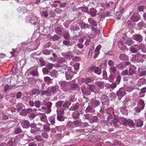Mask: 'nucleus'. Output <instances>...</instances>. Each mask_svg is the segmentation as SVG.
<instances>
[{"label":"nucleus","instance_id":"obj_1","mask_svg":"<svg viewBox=\"0 0 146 146\" xmlns=\"http://www.w3.org/2000/svg\"><path fill=\"white\" fill-rule=\"evenodd\" d=\"M112 114L110 113L107 118V123L108 125H111L115 127H119L120 125V122L119 120V117L118 115H115V113L113 111H112Z\"/></svg>","mask_w":146,"mask_h":146},{"label":"nucleus","instance_id":"obj_2","mask_svg":"<svg viewBox=\"0 0 146 146\" xmlns=\"http://www.w3.org/2000/svg\"><path fill=\"white\" fill-rule=\"evenodd\" d=\"M28 23L33 25L38 24L40 22V19L39 17L34 15H29L26 19Z\"/></svg>","mask_w":146,"mask_h":146},{"label":"nucleus","instance_id":"obj_3","mask_svg":"<svg viewBox=\"0 0 146 146\" xmlns=\"http://www.w3.org/2000/svg\"><path fill=\"white\" fill-rule=\"evenodd\" d=\"M101 99L103 101L102 103L103 108H104L108 107L109 104V100L108 97L106 95L103 94L101 96Z\"/></svg>","mask_w":146,"mask_h":146},{"label":"nucleus","instance_id":"obj_4","mask_svg":"<svg viewBox=\"0 0 146 146\" xmlns=\"http://www.w3.org/2000/svg\"><path fill=\"white\" fill-rule=\"evenodd\" d=\"M116 94L118 100H120L121 98L126 94V92L123 88H120L117 91Z\"/></svg>","mask_w":146,"mask_h":146},{"label":"nucleus","instance_id":"obj_5","mask_svg":"<svg viewBox=\"0 0 146 146\" xmlns=\"http://www.w3.org/2000/svg\"><path fill=\"white\" fill-rule=\"evenodd\" d=\"M90 104L94 108L98 107L100 104V101L96 98H93L91 100Z\"/></svg>","mask_w":146,"mask_h":146},{"label":"nucleus","instance_id":"obj_6","mask_svg":"<svg viewBox=\"0 0 146 146\" xmlns=\"http://www.w3.org/2000/svg\"><path fill=\"white\" fill-rule=\"evenodd\" d=\"M122 123L124 126L128 125L129 126H133L135 124L133 121L132 120L130 119L127 120L125 119L122 121Z\"/></svg>","mask_w":146,"mask_h":146},{"label":"nucleus","instance_id":"obj_7","mask_svg":"<svg viewBox=\"0 0 146 146\" xmlns=\"http://www.w3.org/2000/svg\"><path fill=\"white\" fill-rule=\"evenodd\" d=\"M90 70L91 72L96 73L98 75L101 74V70L98 67L92 66L91 67Z\"/></svg>","mask_w":146,"mask_h":146},{"label":"nucleus","instance_id":"obj_8","mask_svg":"<svg viewBox=\"0 0 146 146\" xmlns=\"http://www.w3.org/2000/svg\"><path fill=\"white\" fill-rule=\"evenodd\" d=\"M132 38L139 42H141L143 40V36L139 34H134L132 37Z\"/></svg>","mask_w":146,"mask_h":146},{"label":"nucleus","instance_id":"obj_9","mask_svg":"<svg viewBox=\"0 0 146 146\" xmlns=\"http://www.w3.org/2000/svg\"><path fill=\"white\" fill-rule=\"evenodd\" d=\"M118 109L123 115H127L128 111L127 109V106L123 105L122 106L119 108Z\"/></svg>","mask_w":146,"mask_h":146},{"label":"nucleus","instance_id":"obj_10","mask_svg":"<svg viewBox=\"0 0 146 146\" xmlns=\"http://www.w3.org/2000/svg\"><path fill=\"white\" fill-rule=\"evenodd\" d=\"M45 105L47 108L46 113H49L51 111V107L52 103L50 102H48L46 103Z\"/></svg>","mask_w":146,"mask_h":146},{"label":"nucleus","instance_id":"obj_11","mask_svg":"<svg viewBox=\"0 0 146 146\" xmlns=\"http://www.w3.org/2000/svg\"><path fill=\"white\" fill-rule=\"evenodd\" d=\"M110 13L108 12H106L105 13L100 12L98 14L99 17L101 19H105L106 17L109 16Z\"/></svg>","mask_w":146,"mask_h":146},{"label":"nucleus","instance_id":"obj_12","mask_svg":"<svg viewBox=\"0 0 146 146\" xmlns=\"http://www.w3.org/2000/svg\"><path fill=\"white\" fill-rule=\"evenodd\" d=\"M137 106L144 109L145 106L144 101L141 98H139L137 100Z\"/></svg>","mask_w":146,"mask_h":146},{"label":"nucleus","instance_id":"obj_13","mask_svg":"<svg viewBox=\"0 0 146 146\" xmlns=\"http://www.w3.org/2000/svg\"><path fill=\"white\" fill-rule=\"evenodd\" d=\"M63 56H64L66 59L68 60H71L73 57V56L72 54V52L70 50H69L64 54Z\"/></svg>","mask_w":146,"mask_h":146},{"label":"nucleus","instance_id":"obj_14","mask_svg":"<svg viewBox=\"0 0 146 146\" xmlns=\"http://www.w3.org/2000/svg\"><path fill=\"white\" fill-rule=\"evenodd\" d=\"M94 108L92 105H88L85 110V111L87 113H93L95 111V110Z\"/></svg>","mask_w":146,"mask_h":146},{"label":"nucleus","instance_id":"obj_15","mask_svg":"<svg viewBox=\"0 0 146 146\" xmlns=\"http://www.w3.org/2000/svg\"><path fill=\"white\" fill-rule=\"evenodd\" d=\"M97 11L94 8H90L88 13L92 17H95L96 15Z\"/></svg>","mask_w":146,"mask_h":146},{"label":"nucleus","instance_id":"obj_16","mask_svg":"<svg viewBox=\"0 0 146 146\" xmlns=\"http://www.w3.org/2000/svg\"><path fill=\"white\" fill-rule=\"evenodd\" d=\"M137 26L139 30H141L143 27L146 28V24L143 21L137 24Z\"/></svg>","mask_w":146,"mask_h":146},{"label":"nucleus","instance_id":"obj_17","mask_svg":"<svg viewBox=\"0 0 146 146\" xmlns=\"http://www.w3.org/2000/svg\"><path fill=\"white\" fill-rule=\"evenodd\" d=\"M119 58L123 61H125L128 59V58L125 53L120 54L119 57Z\"/></svg>","mask_w":146,"mask_h":146},{"label":"nucleus","instance_id":"obj_18","mask_svg":"<svg viewBox=\"0 0 146 146\" xmlns=\"http://www.w3.org/2000/svg\"><path fill=\"white\" fill-rule=\"evenodd\" d=\"M82 93L86 95H90V92L88 89L86 87H83L82 89Z\"/></svg>","mask_w":146,"mask_h":146},{"label":"nucleus","instance_id":"obj_19","mask_svg":"<svg viewBox=\"0 0 146 146\" xmlns=\"http://www.w3.org/2000/svg\"><path fill=\"white\" fill-rule=\"evenodd\" d=\"M73 52L75 54L79 56L80 55H82L83 54L84 52V50H80L78 49H74L72 50Z\"/></svg>","mask_w":146,"mask_h":146},{"label":"nucleus","instance_id":"obj_20","mask_svg":"<svg viewBox=\"0 0 146 146\" xmlns=\"http://www.w3.org/2000/svg\"><path fill=\"white\" fill-rule=\"evenodd\" d=\"M40 130V129L36 126L33 129H31L30 130L31 133L33 134H38Z\"/></svg>","mask_w":146,"mask_h":146},{"label":"nucleus","instance_id":"obj_21","mask_svg":"<svg viewBox=\"0 0 146 146\" xmlns=\"http://www.w3.org/2000/svg\"><path fill=\"white\" fill-rule=\"evenodd\" d=\"M17 10L18 12L22 13L26 12L27 11L26 8L23 7H19L17 8Z\"/></svg>","mask_w":146,"mask_h":146},{"label":"nucleus","instance_id":"obj_22","mask_svg":"<svg viewBox=\"0 0 146 146\" xmlns=\"http://www.w3.org/2000/svg\"><path fill=\"white\" fill-rule=\"evenodd\" d=\"M37 115L39 116L40 119L42 121L47 119V117L45 113H39Z\"/></svg>","mask_w":146,"mask_h":146},{"label":"nucleus","instance_id":"obj_23","mask_svg":"<svg viewBox=\"0 0 146 146\" xmlns=\"http://www.w3.org/2000/svg\"><path fill=\"white\" fill-rule=\"evenodd\" d=\"M71 104V103L69 101H65L64 102H63L62 107L63 108L65 109H66L68 108Z\"/></svg>","mask_w":146,"mask_h":146},{"label":"nucleus","instance_id":"obj_24","mask_svg":"<svg viewBox=\"0 0 146 146\" xmlns=\"http://www.w3.org/2000/svg\"><path fill=\"white\" fill-rule=\"evenodd\" d=\"M72 117L75 119H77L79 118L80 113L78 112H74L72 114Z\"/></svg>","mask_w":146,"mask_h":146},{"label":"nucleus","instance_id":"obj_25","mask_svg":"<svg viewBox=\"0 0 146 146\" xmlns=\"http://www.w3.org/2000/svg\"><path fill=\"white\" fill-rule=\"evenodd\" d=\"M133 21L136 22L138 21L140 19L139 16L135 15L132 16L130 18Z\"/></svg>","mask_w":146,"mask_h":146},{"label":"nucleus","instance_id":"obj_26","mask_svg":"<svg viewBox=\"0 0 146 146\" xmlns=\"http://www.w3.org/2000/svg\"><path fill=\"white\" fill-rule=\"evenodd\" d=\"M88 21L90 24L93 26H96L97 25V23L96 21L91 17L89 18L88 19Z\"/></svg>","mask_w":146,"mask_h":146},{"label":"nucleus","instance_id":"obj_27","mask_svg":"<svg viewBox=\"0 0 146 146\" xmlns=\"http://www.w3.org/2000/svg\"><path fill=\"white\" fill-rule=\"evenodd\" d=\"M67 67V66L65 65L62 64L60 66H59L58 67V69L60 70V71L62 72H64V70L66 69Z\"/></svg>","mask_w":146,"mask_h":146},{"label":"nucleus","instance_id":"obj_28","mask_svg":"<svg viewBox=\"0 0 146 146\" xmlns=\"http://www.w3.org/2000/svg\"><path fill=\"white\" fill-rule=\"evenodd\" d=\"M79 25L82 29H84L88 28L89 27V25L83 22H81L79 23Z\"/></svg>","mask_w":146,"mask_h":146},{"label":"nucleus","instance_id":"obj_29","mask_svg":"<svg viewBox=\"0 0 146 146\" xmlns=\"http://www.w3.org/2000/svg\"><path fill=\"white\" fill-rule=\"evenodd\" d=\"M66 126L67 128L69 129L75 127L73 122L71 121H69L67 123Z\"/></svg>","mask_w":146,"mask_h":146},{"label":"nucleus","instance_id":"obj_30","mask_svg":"<svg viewBox=\"0 0 146 146\" xmlns=\"http://www.w3.org/2000/svg\"><path fill=\"white\" fill-rule=\"evenodd\" d=\"M41 91L36 88L32 89L31 92L33 95L39 94L41 93Z\"/></svg>","mask_w":146,"mask_h":146},{"label":"nucleus","instance_id":"obj_31","mask_svg":"<svg viewBox=\"0 0 146 146\" xmlns=\"http://www.w3.org/2000/svg\"><path fill=\"white\" fill-rule=\"evenodd\" d=\"M73 76V75L72 74L68 72H66L65 73V77L67 80H71Z\"/></svg>","mask_w":146,"mask_h":146},{"label":"nucleus","instance_id":"obj_32","mask_svg":"<svg viewBox=\"0 0 146 146\" xmlns=\"http://www.w3.org/2000/svg\"><path fill=\"white\" fill-rule=\"evenodd\" d=\"M56 115L50 117L48 118L49 121L50 122L52 125H54L55 123V118Z\"/></svg>","mask_w":146,"mask_h":146},{"label":"nucleus","instance_id":"obj_33","mask_svg":"<svg viewBox=\"0 0 146 146\" xmlns=\"http://www.w3.org/2000/svg\"><path fill=\"white\" fill-rule=\"evenodd\" d=\"M59 84L62 89L66 87L67 85V83L64 81H60L59 82Z\"/></svg>","mask_w":146,"mask_h":146},{"label":"nucleus","instance_id":"obj_34","mask_svg":"<svg viewBox=\"0 0 146 146\" xmlns=\"http://www.w3.org/2000/svg\"><path fill=\"white\" fill-rule=\"evenodd\" d=\"M56 92V86H52L49 89V93H52V94H54Z\"/></svg>","mask_w":146,"mask_h":146},{"label":"nucleus","instance_id":"obj_35","mask_svg":"<svg viewBox=\"0 0 146 146\" xmlns=\"http://www.w3.org/2000/svg\"><path fill=\"white\" fill-rule=\"evenodd\" d=\"M65 110V109L63 108H61L60 109H58L56 110V112H57V114L61 115H63L64 113Z\"/></svg>","mask_w":146,"mask_h":146},{"label":"nucleus","instance_id":"obj_36","mask_svg":"<svg viewBox=\"0 0 146 146\" xmlns=\"http://www.w3.org/2000/svg\"><path fill=\"white\" fill-rule=\"evenodd\" d=\"M117 68L119 69H123L126 66V65L123 62H121L117 66Z\"/></svg>","mask_w":146,"mask_h":146},{"label":"nucleus","instance_id":"obj_37","mask_svg":"<svg viewBox=\"0 0 146 146\" xmlns=\"http://www.w3.org/2000/svg\"><path fill=\"white\" fill-rule=\"evenodd\" d=\"M55 128L58 131L61 132L64 130L65 128V126L63 125L62 126H56L55 127Z\"/></svg>","mask_w":146,"mask_h":146},{"label":"nucleus","instance_id":"obj_38","mask_svg":"<svg viewBox=\"0 0 146 146\" xmlns=\"http://www.w3.org/2000/svg\"><path fill=\"white\" fill-rule=\"evenodd\" d=\"M23 104L20 102L18 103L16 106L17 111L19 112L20 110H21L23 108Z\"/></svg>","mask_w":146,"mask_h":146},{"label":"nucleus","instance_id":"obj_39","mask_svg":"<svg viewBox=\"0 0 146 146\" xmlns=\"http://www.w3.org/2000/svg\"><path fill=\"white\" fill-rule=\"evenodd\" d=\"M64 101L62 100L59 101L55 104L56 107L57 108H60L62 106L63 104Z\"/></svg>","mask_w":146,"mask_h":146},{"label":"nucleus","instance_id":"obj_40","mask_svg":"<svg viewBox=\"0 0 146 146\" xmlns=\"http://www.w3.org/2000/svg\"><path fill=\"white\" fill-rule=\"evenodd\" d=\"M98 120V117L97 116H94L91 119L90 121V123H92L97 122Z\"/></svg>","mask_w":146,"mask_h":146},{"label":"nucleus","instance_id":"obj_41","mask_svg":"<svg viewBox=\"0 0 146 146\" xmlns=\"http://www.w3.org/2000/svg\"><path fill=\"white\" fill-rule=\"evenodd\" d=\"M57 120L60 121H62L64 120V118L62 115L57 114Z\"/></svg>","mask_w":146,"mask_h":146},{"label":"nucleus","instance_id":"obj_42","mask_svg":"<svg viewBox=\"0 0 146 146\" xmlns=\"http://www.w3.org/2000/svg\"><path fill=\"white\" fill-rule=\"evenodd\" d=\"M84 104H82L81 105L80 107H79L78 109V112L80 114H83L84 110Z\"/></svg>","mask_w":146,"mask_h":146},{"label":"nucleus","instance_id":"obj_43","mask_svg":"<svg viewBox=\"0 0 146 146\" xmlns=\"http://www.w3.org/2000/svg\"><path fill=\"white\" fill-rule=\"evenodd\" d=\"M37 141L40 142L44 140L40 135H37L34 138Z\"/></svg>","mask_w":146,"mask_h":146},{"label":"nucleus","instance_id":"obj_44","mask_svg":"<svg viewBox=\"0 0 146 146\" xmlns=\"http://www.w3.org/2000/svg\"><path fill=\"white\" fill-rule=\"evenodd\" d=\"M88 86L89 87V90H90L92 92H94L96 89L95 86L94 85H89Z\"/></svg>","mask_w":146,"mask_h":146},{"label":"nucleus","instance_id":"obj_45","mask_svg":"<svg viewBox=\"0 0 146 146\" xmlns=\"http://www.w3.org/2000/svg\"><path fill=\"white\" fill-rule=\"evenodd\" d=\"M44 78L45 82H47L48 84L52 82V79L49 77H44Z\"/></svg>","mask_w":146,"mask_h":146},{"label":"nucleus","instance_id":"obj_46","mask_svg":"<svg viewBox=\"0 0 146 146\" xmlns=\"http://www.w3.org/2000/svg\"><path fill=\"white\" fill-rule=\"evenodd\" d=\"M96 84L100 88L102 89L104 87V82H96Z\"/></svg>","mask_w":146,"mask_h":146},{"label":"nucleus","instance_id":"obj_47","mask_svg":"<svg viewBox=\"0 0 146 146\" xmlns=\"http://www.w3.org/2000/svg\"><path fill=\"white\" fill-rule=\"evenodd\" d=\"M81 59V58L80 57L75 56L72 58V60L75 62H77L80 61Z\"/></svg>","mask_w":146,"mask_h":146},{"label":"nucleus","instance_id":"obj_48","mask_svg":"<svg viewBox=\"0 0 146 146\" xmlns=\"http://www.w3.org/2000/svg\"><path fill=\"white\" fill-rule=\"evenodd\" d=\"M30 44V43H22L21 44V45H22L21 47H23V49H24L25 48H26L29 47Z\"/></svg>","mask_w":146,"mask_h":146},{"label":"nucleus","instance_id":"obj_49","mask_svg":"<svg viewBox=\"0 0 146 146\" xmlns=\"http://www.w3.org/2000/svg\"><path fill=\"white\" fill-rule=\"evenodd\" d=\"M49 12L48 10H44L42 11V15L45 17H47L48 15Z\"/></svg>","mask_w":146,"mask_h":146},{"label":"nucleus","instance_id":"obj_50","mask_svg":"<svg viewBox=\"0 0 146 146\" xmlns=\"http://www.w3.org/2000/svg\"><path fill=\"white\" fill-rule=\"evenodd\" d=\"M133 43V41L131 39H127L126 41V44L128 46L131 45Z\"/></svg>","mask_w":146,"mask_h":146},{"label":"nucleus","instance_id":"obj_51","mask_svg":"<svg viewBox=\"0 0 146 146\" xmlns=\"http://www.w3.org/2000/svg\"><path fill=\"white\" fill-rule=\"evenodd\" d=\"M146 92V88L145 87H144L142 88L139 94V95L141 97H143L144 96V95H141V93H144Z\"/></svg>","mask_w":146,"mask_h":146},{"label":"nucleus","instance_id":"obj_52","mask_svg":"<svg viewBox=\"0 0 146 146\" xmlns=\"http://www.w3.org/2000/svg\"><path fill=\"white\" fill-rule=\"evenodd\" d=\"M30 74L31 75L33 76H35L37 75H38V76L37 70H32L30 72Z\"/></svg>","mask_w":146,"mask_h":146},{"label":"nucleus","instance_id":"obj_53","mask_svg":"<svg viewBox=\"0 0 146 146\" xmlns=\"http://www.w3.org/2000/svg\"><path fill=\"white\" fill-rule=\"evenodd\" d=\"M110 71L112 72L113 73H115L117 71L116 68L114 66L111 67L110 68Z\"/></svg>","mask_w":146,"mask_h":146},{"label":"nucleus","instance_id":"obj_54","mask_svg":"<svg viewBox=\"0 0 146 146\" xmlns=\"http://www.w3.org/2000/svg\"><path fill=\"white\" fill-rule=\"evenodd\" d=\"M41 102L39 101H35V102L34 106L37 108H39L40 106Z\"/></svg>","mask_w":146,"mask_h":146},{"label":"nucleus","instance_id":"obj_55","mask_svg":"<svg viewBox=\"0 0 146 146\" xmlns=\"http://www.w3.org/2000/svg\"><path fill=\"white\" fill-rule=\"evenodd\" d=\"M63 43L65 45L68 47L71 45V44H70V41L68 40H64L63 41Z\"/></svg>","mask_w":146,"mask_h":146},{"label":"nucleus","instance_id":"obj_56","mask_svg":"<svg viewBox=\"0 0 146 146\" xmlns=\"http://www.w3.org/2000/svg\"><path fill=\"white\" fill-rule=\"evenodd\" d=\"M143 123L142 121L140 120H138L137 123V125L138 127H141L143 125Z\"/></svg>","mask_w":146,"mask_h":146},{"label":"nucleus","instance_id":"obj_57","mask_svg":"<svg viewBox=\"0 0 146 146\" xmlns=\"http://www.w3.org/2000/svg\"><path fill=\"white\" fill-rule=\"evenodd\" d=\"M139 56L138 54H134L133 55V57L131 60L133 61H135L138 60Z\"/></svg>","mask_w":146,"mask_h":146},{"label":"nucleus","instance_id":"obj_58","mask_svg":"<svg viewBox=\"0 0 146 146\" xmlns=\"http://www.w3.org/2000/svg\"><path fill=\"white\" fill-rule=\"evenodd\" d=\"M22 131V130L20 128H16L14 131V133L15 134H19Z\"/></svg>","mask_w":146,"mask_h":146},{"label":"nucleus","instance_id":"obj_59","mask_svg":"<svg viewBox=\"0 0 146 146\" xmlns=\"http://www.w3.org/2000/svg\"><path fill=\"white\" fill-rule=\"evenodd\" d=\"M139 77H143L146 75V70H143L140 72L138 74Z\"/></svg>","mask_w":146,"mask_h":146},{"label":"nucleus","instance_id":"obj_60","mask_svg":"<svg viewBox=\"0 0 146 146\" xmlns=\"http://www.w3.org/2000/svg\"><path fill=\"white\" fill-rule=\"evenodd\" d=\"M143 109V108H142L138 106H137V107L136 108H134V110L137 113H139L141 110Z\"/></svg>","mask_w":146,"mask_h":146},{"label":"nucleus","instance_id":"obj_61","mask_svg":"<svg viewBox=\"0 0 146 146\" xmlns=\"http://www.w3.org/2000/svg\"><path fill=\"white\" fill-rule=\"evenodd\" d=\"M121 77L120 75H118L116 78V80L115 81L116 82L117 84H119L121 81Z\"/></svg>","mask_w":146,"mask_h":146},{"label":"nucleus","instance_id":"obj_62","mask_svg":"<svg viewBox=\"0 0 146 146\" xmlns=\"http://www.w3.org/2000/svg\"><path fill=\"white\" fill-rule=\"evenodd\" d=\"M27 63V61L25 60H21L20 62V65L22 66H24Z\"/></svg>","mask_w":146,"mask_h":146},{"label":"nucleus","instance_id":"obj_63","mask_svg":"<svg viewBox=\"0 0 146 146\" xmlns=\"http://www.w3.org/2000/svg\"><path fill=\"white\" fill-rule=\"evenodd\" d=\"M75 96L74 95H71L69 97V101L70 102H74L76 100Z\"/></svg>","mask_w":146,"mask_h":146},{"label":"nucleus","instance_id":"obj_64","mask_svg":"<svg viewBox=\"0 0 146 146\" xmlns=\"http://www.w3.org/2000/svg\"><path fill=\"white\" fill-rule=\"evenodd\" d=\"M55 31L56 33L58 34H60L62 32L61 29L60 27H56L55 28Z\"/></svg>","mask_w":146,"mask_h":146}]
</instances>
